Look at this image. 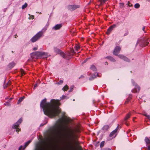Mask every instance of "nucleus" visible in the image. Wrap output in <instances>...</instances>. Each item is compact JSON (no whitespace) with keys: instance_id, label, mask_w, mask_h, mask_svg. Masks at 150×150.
<instances>
[{"instance_id":"nucleus-42","label":"nucleus","mask_w":150,"mask_h":150,"mask_svg":"<svg viewBox=\"0 0 150 150\" xmlns=\"http://www.w3.org/2000/svg\"><path fill=\"white\" fill-rule=\"evenodd\" d=\"M124 4L123 3H120V6L121 7H123L124 6Z\"/></svg>"},{"instance_id":"nucleus-29","label":"nucleus","mask_w":150,"mask_h":150,"mask_svg":"<svg viewBox=\"0 0 150 150\" xmlns=\"http://www.w3.org/2000/svg\"><path fill=\"white\" fill-rule=\"evenodd\" d=\"M74 85L71 86L70 87V89L69 90V92H70L72 91L74 88Z\"/></svg>"},{"instance_id":"nucleus-46","label":"nucleus","mask_w":150,"mask_h":150,"mask_svg":"<svg viewBox=\"0 0 150 150\" xmlns=\"http://www.w3.org/2000/svg\"><path fill=\"white\" fill-rule=\"evenodd\" d=\"M38 49V47H35L33 48V50H36Z\"/></svg>"},{"instance_id":"nucleus-30","label":"nucleus","mask_w":150,"mask_h":150,"mask_svg":"<svg viewBox=\"0 0 150 150\" xmlns=\"http://www.w3.org/2000/svg\"><path fill=\"white\" fill-rule=\"evenodd\" d=\"M104 144H105V142L104 141H103L100 144V147L101 148L103 147L104 146Z\"/></svg>"},{"instance_id":"nucleus-32","label":"nucleus","mask_w":150,"mask_h":150,"mask_svg":"<svg viewBox=\"0 0 150 150\" xmlns=\"http://www.w3.org/2000/svg\"><path fill=\"white\" fill-rule=\"evenodd\" d=\"M129 97H130V98H127V99L126 100V101L125 102V103H127L128 102H129V101L130 100V98H132V96H129Z\"/></svg>"},{"instance_id":"nucleus-2","label":"nucleus","mask_w":150,"mask_h":150,"mask_svg":"<svg viewBox=\"0 0 150 150\" xmlns=\"http://www.w3.org/2000/svg\"><path fill=\"white\" fill-rule=\"evenodd\" d=\"M32 58L38 59L39 57L43 58H47L48 56V54L47 53L42 52H36L32 53L30 54Z\"/></svg>"},{"instance_id":"nucleus-45","label":"nucleus","mask_w":150,"mask_h":150,"mask_svg":"<svg viewBox=\"0 0 150 150\" xmlns=\"http://www.w3.org/2000/svg\"><path fill=\"white\" fill-rule=\"evenodd\" d=\"M71 53H74V50L73 49H71Z\"/></svg>"},{"instance_id":"nucleus-56","label":"nucleus","mask_w":150,"mask_h":150,"mask_svg":"<svg viewBox=\"0 0 150 150\" xmlns=\"http://www.w3.org/2000/svg\"><path fill=\"white\" fill-rule=\"evenodd\" d=\"M21 150H23V148Z\"/></svg>"},{"instance_id":"nucleus-9","label":"nucleus","mask_w":150,"mask_h":150,"mask_svg":"<svg viewBox=\"0 0 150 150\" xmlns=\"http://www.w3.org/2000/svg\"><path fill=\"white\" fill-rule=\"evenodd\" d=\"M80 7L79 5H69L68 6L67 8L68 10L72 11Z\"/></svg>"},{"instance_id":"nucleus-52","label":"nucleus","mask_w":150,"mask_h":150,"mask_svg":"<svg viewBox=\"0 0 150 150\" xmlns=\"http://www.w3.org/2000/svg\"><path fill=\"white\" fill-rule=\"evenodd\" d=\"M86 62V61H84V62Z\"/></svg>"},{"instance_id":"nucleus-28","label":"nucleus","mask_w":150,"mask_h":150,"mask_svg":"<svg viewBox=\"0 0 150 150\" xmlns=\"http://www.w3.org/2000/svg\"><path fill=\"white\" fill-rule=\"evenodd\" d=\"M11 84V82L9 81L6 84V85L4 86V88H6L8 86H9Z\"/></svg>"},{"instance_id":"nucleus-18","label":"nucleus","mask_w":150,"mask_h":150,"mask_svg":"<svg viewBox=\"0 0 150 150\" xmlns=\"http://www.w3.org/2000/svg\"><path fill=\"white\" fill-rule=\"evenodd\" d=\"M106 58L108 59H109L110 61L112 62H115V59L113 57L110 56H108L106 57Z\"/></svg>"},{"instance_id":"nucleus-38","label":"nucleus","mask_w":150,"mask_h":150,"mask_svg":"<svg viewBox=\"0 0 150 150\" xmlns=\"http://www.w3.org/2000/svg\"><path fill=\"white\" fill-rule=\"evenodd\" d=\"M127 5L128 6H129V7H131L132 6V5L131 4H130V3L129 2V1H128V4H127Z\"/></svg>"},{"instance_id":"nucleus-11","label":"nucleus","mask_w":150,"mask_h":150,"mask_svg":"<svg viewBox=\"0 0 150 150\" xmlns=\"http://www.w3.org/2000/svg\"><path fill=\"white\" fill-rule=\"evenodd\" d=\"M31 140H29L28 142H25L23 146H21L19 148L18 150H21L23 148V150H24L25 148L28 145V144L31 142Z\"/></svg>"},{"instance_id":"nucleus-8","label":"nucleus","mask_w":150,"mask_h":150,"mask_svg":"<svg viewBox=\"0 0 150 150\" xmlns=\"http://www.w3.org/2000/svg\"><path fill=\"white\" fill-rule=\"evenodd\" d=\"M54 51L56 53L59 54L60 55L62 56L63 58H65V54L63 52H61L58 48L54 47Z\"/></svg>"},{"instance_id":"nucleus-33","label":"nucleus","mask_w":150,"mask_h":150,"mask_svg":"<svg viewBox=\"0 0 150 150\" xmlns=\"http://www.w3.org/2000/svg\"><path fill=\"white\" fill-rule=\"evenodd\" d=\"M79 49H80V47H79V46L77 45H76L75 49H76V50L77 51H78V50Z\"/></svg>"},{"instance_id":"nucleus-14","label":"nucleus","mask_w":150,"mask_h":150,"mask_svg":"<svg viewBox=\"0 0 150 150\" xmlns=\"http://www.w3.org/2000/svg\"><path fill=\"white\" fill-rule=\"evenodd\" d=\"M116 27V25L115 24H113L111 25L109 27V28L108 29L107 31V34L108 35L110 34V32L112 31L113 29L115 28Z\"/></svg>"},{"instance_id":"nucleus-10","label":"nucleus","mask_w":150,"mask_h":150,"mask_svg":"<svg viewBox=\"0 0 150 150\" xmlns=\"http://www.w3.org/2000/svg\"><path fill=\"white\" fill-rule=\"evenodd\" d=\"M120 47L119 46H117L115 48L113 51V54L114 55L117 56L118 55V54L120 53Z\"/></svg>"},{"instance_id":"nucleus-37","label":"nucleus","mask_w":150,"mask_h":150,"mask_svg":"<svg viewBox=\"0 0 150 150\" xmlns=\"http://www.w3.org/2000/svg\"><path fill=\"white\" fill-rule=\"evenodd\" d=\"M34 18V16L33 15H31L29 17V19H33Z\"/></svg>"},{"instance_id":"nucleus-50","label":"nucleus","mask_w":150,"mask_h":150,"mask_svg":"<svg viewBox=\"0 0 150 150\" xmlns=\"http://www.w3.org/2000/svg\"><path fill=\"white\" fill-rule=\"evenodd\" d=\"M17 37H18V36L16 35H15V38H16Z\"/></svg>"},{"instance_id":"nucleus-54","label":"nucleus","mask_w":150,"mask_h":150,"mask_svg":"<svg viewBox=\"0 0 150 150\" xmlns=\"http://www.w3.org/2000/svg\"><path fill=\"white\" fill-rule=\"evenodd\" d=\"M134 118H133V121H134Z\"/></svg>"},{"instance_id":"nucleus-7","label":"nucleus","mask_w":150,"mask_h":150,"mask_svg":"<svg viewBox=\"0 0 150 150\" xmlns=\"http://www.w3.org/2000/svg\"><path fill=\"white\" fill-rule=\"evenodd\" d=\"M132 82L133 85L135 86V88L134 89L132 90V92L133 93L139 92L140 90V87L137 85L133 80H132Z\"/></svg>"},{"instance_id":"nucleus-41","label":"nucleus","mask_w":150,"mask_h":150,"mask_svg":"<svg viewBox=\"0 0 150 150\" xmlns=\"http://www.w3.org/2000/svg\"><path fill=\"white\" fill-rule=\"evenodd\" d=\"M75 132L77 133H79L80 132V130L79 129H76L75 130Z\"/></svg>"},{"instance_id":"nucleus-43","label":"nucleus","mask_w":150,"mask_h":150,"mask_svg":"<svg viewBox=\"0 0 150 150\" xmlns=\"http://www.w3.org/2000/svg\"><path fill=\"white\" fill-rule=\"evenodd\" d=\"M128 32H127L125 34H124V36H126L127 35H128Z\"/></svg>"},{"instance_id":"nucleus-3","label":"nucleus","mask_w":150,"mask_h":150,"mask_svg":"<svg viewBox=\"0 0 150 150\" xmlns=\"http://www.w3.org/2000/svg\"><path fill=\"white\" fill-rule=\"evenodd\" d=\"M47 29V27H45L41 31L37 33L31 39V42H34L39 39L43 36V34Z\"/></svg>"},{"instance_id":"nucleus-19","label":"nucleus","mask_w":150,"mask_h":150,"mask_svg":"<svg viewBox=\"0 0 150 150\" xmlns=\"http://www.w3.org/2000/svg\"><path fill=\"white\" fill-rule=\"evenodd\" d=\"M65 58H66L67 57H68V58H69V57L71 56H72L73 54H72L71 53L69 52H67L66 53V54H65Z\"/></svg>"},{"instance_id":"nucleus-48","label":"nucleus","mask_w":150,"mask_h":150,"mask_svg":"<svg viewBox=\"0 0 150 150\" xmlns=\"http://www.w3.org/2000/svg\"><path fill=\"white\" fill-rule=\"evenodd\" d=\"M38 86V84L36 83L34 85V88Z\"/></svg>"},{"instance_id":"nucleus-13","label":"nucleus","mask_w":150,"mask_h":150,"mask_svg":"<svg viewBox=\"0 0 150 150\" xmlns=\"http://www.w3.org/2000/svg\"><path fill=\"white\" fill-rule=\"evenodd\" d=\"M54 129L55 130H58L60 131V129L61 128V125L59 124V122H57L55 125L54 126Z\"/></svg>"},{"instance_id":"nucleus-55","label":"nucleus","mask_w":150,"mask_h":150,"mask_svg":"<svg viewBox=\"0 0 150 150\" xmlns=\"http://www.w3.org/2000/svg\"><path fill=\"white\" fill-rule=\"evenodd\" d=\"M89 80H91V79L90 78L89 79Z\"/></svg>"},{"instance_id":"nucleus-17","label":"nucleus","mask_w":150,"mask_h":150,"mask_svg":"<svg viewBox=\"0 0 150 150\" xmlns=\"http://www.w3.org/2000/svg\"><path fill=\"white\" fill-rule=\"evenodd\" d=\"M131 115V114L130 113H129L127 114L125 117L124 118V120L126 122L125 123L127 126H128V124L126 122V121L130 117V115Z\"/></svg>"},{"instance_id":"nucleus-35","label":"nucleus","mask_w":150,"mask_h":150,"mask_svg":"<svg viewBox=\"0 0 150 150\" xmlns=\"http://www.w3.org/2000/svg\"><path fill=\"white\" fill-rule=\"evenodd\" d=\"M63 81L62 80H60L58 82L57 84L59 85L63 83Z\"/></svg>"},{"instance_id":"nucleus-22","label":"nucleus","mask_w":150,"mask_h":150,"mask_svg":"<svg viewBox=\"0 0 150 150\" xmlns=\"http://www.w3.org/2000/svg\"><path fill=\"white\" fill-rule=\"evenodd\" d=\"M69 88L68 86L67 85H66L62 88V90L64 91H67L69 89Z\"/></svg>"},{"instance_id":"nucleus-26","label":"nucleus","mask_w":150,"mask_h":150,"mask_svg":"<svg viewBox=\"0 0 150 150\" xmlns=\"http://www.w3.org/2000/svg\"><path fill=\"white\" fill-rule=\"evenodd\" d=\"M28 6V4L26 3L25 4H24L22 6V9H24L25 8Z\"/></svg>"},{"instance_id":"nucleus-27","label":"nucleus","mask_w":150,"mask_h":150,"mask_svg":"<svg viewBox=\"0 0 150 150\" xmlns=\"http://www.w3.org/2000/svg\"><path fill=\"white\" fill-rule=\"evenodd\" d=\"M134 7L136 8H139L140 7V5L138 3H137L134 5Z\"/></svg>"},{"instance_id":"nucleus-12","label":"nucleus","mask_w":150,"mask_h":150,"mask_svg":"<svg viewBox=\"0 0 150 150\" xmlns=\"http://www.w3.org/2000/svg\"><path fill=\"white\" fill-rule=\"evenodd\" d=\"M118 57L121 59L128 62H130V60L126 56L122 54H119L117 55Z\"/></svg>"},{"instance_id":"nucleus-44","label":"nucleus","mask_w":150,"mask_h":150,"mask_svg":"<svg viewBox=\"0 0 150 150\" xmlns=\"http://www.w3.org/2000/svg\"><path fill=\"white\" fill-rule=\"evenodd\" d=\"M102 150H112L110 149L109 148H105Z\"/></svg>"},{"instance_id":"nucleus-23","label":"nucleus","mask_w":150,"mask_h":150,"mask_svg":"<svg viewBox=\"0 0 150 150\" xmlns=\"http://www.w3.org/2000/svg\"><path fill=\"white\" fill-rule=\"evenodd\" d=\"M24 98H25V97L23 96L22 97H21V98H20L18 101L17 104H19L21 101H23V100Z\"/></svg>"},{"instance_id":"nucleus-20","label":"nucleus","mask_w":150,"mask_h":150,"mask_svg":"<svg viewBox=\"0 0 150 150\" xmlns=\"http://www.w3.org/2000/svg\"><path fill=\"white\" fill-rule=\"evenodd\" d=\"M109 128V127L108 125H104L102 128V129L105 131H106L108 130Z\"/></svg>"},{"instance_id":"nucleus-15","label":"nucleus","mask_w":150,"mask_h":150,"mask_svg":"<svg viewBox=\"0 0 150 150\" xmlns=\"http://www.w3.org/2000/svg\"><path fill=\"white\" fill-rule=\"evenodd\" d=\"M119 127L118 126L113 131L110 133V134L109 136L110 137H112L117 132V131Z\"/></svg>"},{"instance_id":"nucleus-21","label":"nucleus","mask_w":150,"mask_h":150,"mask_svg":"<svg viewBox=\"0 0 150 150\" xmlns=\"http://www.w3.org/2000/svg\"><path fill=\"white\" fill-rule=\"evenodd\" d=\"M15 64L14 62H12L9 64L8 66L10 68H12L14 66Z\"/></svg>"},{"instance_id":"nucleus-53","label":"nucleus","mask_w":150,"mask_h":150,"mask_svg":"<svg viewBox=\"0 0 150 150\" xmlns=\"http://www.w3.org/2000/svg\"><path fill=\"white\" fill-rule=\"evenodd\" d=\"M11 52H12V53L13 52V51H11Z\"/></svg>"},{"instance_id":"nucleus-31","label":"nucleus","mask_w":150,"mask_h":150,"mask_svg":"<svg viewBox=\"0 0 150 150\" xmlns=\"http://www.w3.org/2000/svg\"><path fill=\"white\" fill-rule=\"evenodd\" d=\"M21 72L22 76H23L25 74L24 71L22 69H21Z\"/></svg>"},{"instance_id":"nucleus-25","label":"nucleus","mask_w":150,"mask_h":150,"mask_svg":"<svg viewBox=\"0 0 150 150\" xmlns=\"http://www.w3.org/2000/svg\"><path fill=\"white\" fill-rule=\"evenodd\" d=\"M90 69L91 70L95 71H96V67L94 65H91V67Z\"/></svg>"},{"instance_id":"nucleus-6","label":"nucleus","mask_w":150,"mask_h":150,"mask_svg":"<svg viewBox=\"0 0 150 150\" xmlns=\"http://www.w3.org/2000/svg\"><path fill=\"white\" fill-rule=\"evenodd\" d=\"M22 122V120L21 119H19L17 122H16L15 124L13 125V128L14 129H16V131L17 132L20 131V129L18 128V127L19 126V125Z\"/></svg>"},{"instance_id":"nucleus-4","label":"nucleus","mask_w":150,"mask_h":150,"mask_svg":"<svg viewBox=\"0 0 150 150\" xmlns=\"http://www.w3.org/2000/svg\"><path fill=\"white\" fill-rule=\"evenodd\" d=\"M148 38H142L137 40V44L139 43L140 46L141 47H145L149 44V43L148 42Z\"/></svg>"},{"instance_id":"nucleus-24","label":"nucleus","mask_w":150,"mask_h":150,"mask_svg":"<svg viewBox=\"0 0 150 150\" xmlns=\"http://www.w3.org/2000/svg\"><path fill=\"white\" fill-rule=\"evenodd\" d=\"M145 141L146 144H149L150 143V140L147 137H146L145 138Z\"/></svg>"},{"instance_id":"nucleus-36","label":"nucleus","mask_w":150,"mask_h":150,"mask_svg":"<svg viewBox=\"0 0 150 150\" xmlns=\"http://www.w3.org/2000/svg\"><path fill=\"white\" fill-rule=\"evenodd\" d=\"M144 115L150 121V115Z\"/></svg>"},{"instance_id":"nucleus-39","label":"nucleus","mask_w":150,"mask_h":150,"mask_svg":"<svg viewBox=\"0 0 150 150\" xmlns=\"http://www.w3.org/2000/svg\"><path fill=\"white\" fill-rule=\"evenodd\" d=\"M4 105H5L9 106L10 105V104L8 102H6L4 103Z\"/></svg>"},{"instance_id":"nucleus-40","label":"nucleus","mask_w":150,"mask_h":150,"mask_svg":"<svg viewBox=\"0 0 150 150\" xmlns=\"http://www.w3.org/2000/svg\"><path fill=\"white\" fill-rule=\"evenodd\" d=\"M96 76H97L99 77V76L98 75V73H95L94 74V76L95 77Z\"/></svg>"},{"instance_id":"nucleus-16","label":"nucleus","mask_w":150,"mask_h":150,"mask_svg":"<svg viewBox=\"0 0 150 150\" xmlns=\"http://www.w3.org/2000/svg\"><path fill=\"white\" fill-rule=\"evenodd\" d=\"M62 24H57L54 26L53 28L55 30H58L62 27Z\"/></svg>"},{"instance_id":"nucleus-47","label":"nucleus","mask_w":150,"mask_h":150,"mask_svg":"<svg viewBox=\"0 0 150 150\" xmlns=\"http://www.w3.org/2000/svg\"><path fill=\"white\" fill-rule=\"evenodd\" d=\"M147 148L148 150H150V146H147Z\"/></svg>"},{"instance_id":"nucleus-34","label":"nucleus","mask_w":150,"mask_h":150,"mask_svg":"<svg viewBox=\"0 0 150 150\" xmlns=\"http://www.w3.org/2000/svg\"><path fill=\"white\" fill-rule=\"evenodd\" d=\"M61 98L62 99H64L66 98L67 99L68 98L66 96L63 95L61 97Z\"/></svg>"},{"instance_id":"nucleus-51","label":"nucleus","mask_w":150,"mask_h":150,"mask_svg":"<svg viewBox=\"0 0 150 150\" xmlns=\"http://www.w3.org/2000/svg\"><path fill=\"white\" fill-rule=\"evenodd\" d=\"M83 76H81L80 77H79V78H81Z\"/></svg>"},{"instance_id":"nucleus-1","label":"nucleus","mask_w":150,"mask_h":150,"mask_svg":"<svg viewBox=\"0 0 150 150\" xmlns=\"http://www.w3.org/2000/svg\"><path fill=\"white\" fill-rule=\"evenodd\" d=\"M59 103L58 100L54 99L51 100L50 103H47L46 99L45 98L41 102L40 106L45 115L53 117L59 115L61 112L58 106Z\"/></svg>"},{"instance_id":"nucleus-5","label":"nucleus","mask_w":150,"mask_h":150,"mask_svg":"<svg viewBox=\"0 0 150 150\" xmlns=\"http://www.w3.org/2000/svg\"><path fill=\"white\" fill-rule=\"evenodd\" d=\"M77 138V136L73 132H71L69 135L68 138L70 142L71 146L73 142H75V139Z\"/></svg>"},{"instance_id":"nucleus-49","label":"nucleus","mask_w":150,"mask_h":150,"mask_svg":"<svg viewBox=\"0 0 150 150\" xmlns=\"http://www.w3.org/2000/svg\"><path fill=\"white\" fill-rule=\"evenodd\" d=\"M145 27H144L143 28L142 30H143L144 31V29H145Z\"/></svg>"}]
</instances>
